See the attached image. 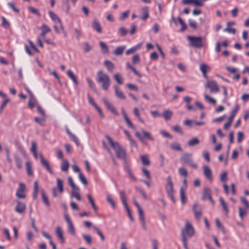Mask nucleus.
I'll return each mask as SVG.
<instances>
[{"mask_svg": "<svg viewBox=\"0 0 249 249\" xmlns=\"http://www.w3.org/2000/svg\"><path fill=\"white\" fill-rule=\"evenodd\" d=\"M106 138L111 146L114 149L117 157L124 161H126L127 154L124 149L123 148L118 142H113L109 136L107 135Z\"/></svg>", "mask_w": 249, "mask_h": 249, "instance_id": "nucleus-1", "label": "nucleus"}, {"mask_svg": "<svg viewBox=\"0 0 249 249\" xmlns=\"http://www.w3.org/2000/svg\"><path fill=\"white\" fill-rule=\"evenodd\" d=\"M96 81L104 90H107L108 89L110 85V79L108 75L102 71H99L97 72Z\"/></svg>", "mask_w": 249, "mask_h": 249, "instance_id": "nucleus-2", "label": "nucleus"}, {"mask_svg": "<svg viewBox=\"0 0 249 249\" xmlns=\"http://www.w3.org/2000/svg\"><path fill=\"white\" fill-rule=\"evenodd\" d=\"M187 39L190 45L195 48H201L204 46L203 38L201 36H188Z\"/></svg>", "mask_w": 249, "mask_h": 249, "instance_id": "nucleus-3", "label": "nucleus"}, {"mask_svg": "<svg viewBox=\"0 0 249 249\" xmlns=\"http://www.w3.org/2000/svg\"><path fill=\"white\" fill-rule=\"evenodd\" d=\"M180 160L182 163L187 164L193 168L196 169L197 167V164L194 162L192 159V154L184 153L181 155Z\"/></svg>", "mask_w": 249, "mask_h": 249, "instance_id": "nucleus-4", "label": "nucleus"}, {"mask_svg": "<svg viewBox=\"0 0 249 249\" xmlns=\"http://www.w3.org/2000/svg\"><path fill=\"white\" fill-rule=\"evenodd\" d=\"M135 136L139 139L140 142L143 144H146L147 142L144 140V138L151 141H154V139L152 136L151 133L148 131L142 130L141 132L136 131L135 132Z\"/></svg>", "mask_w": 249, "mask_h": 249, "instance_id": "nucleus-5", "label": "nucleus"}, {"mask_svg": "<svg viewBox=\"0 0 249 249\" xmlns=\"http://www.w3.org/2000/svg\"><path fill=\"white\" fill-rule=\"evenodd\" d=\"M165 190L166 193L170 199L173 202H175V199L174 196L173 184L172 182L171 176H168L166 178V184L165 185Z\"/></svg>", "mask_w": 249, "mask_h": 249, "instance_id": "nucleus-6", "label": "nucleus"}, {"mask_svg": "<svg viewBox=\"0 0 249 249\" xmlns=\"http://www.w3.org/2000/svg\"><path fill=\"white\" fill-rule=\"evenodd\" d=\"M204 86L206 88H209L212 93H217L219 91V88L216 82L213 80L207 81Z\"/></svg>", "mask_w": 249, "mask_h": 249, "instance_id": "nucleus-7", "label": "nucleus"}, {"mask_svg": "<svg viewBox=\"0 0 249 249\" xmlns=\"http://www.w3.org/2000/svg\"><path fill=\"white\" fill-rule=\"evenodd\" d=\"M181 232L188 236L192 237L194 234L195 231L192 224L189 222L187 221L186 222L185 226Z\"/></svg>", "mask_w": 249, "mask_h": 249, "instance_id": "nucleus-8", "label": "nucleus"}, {"mask_svg": "<svg viewBox=\"0 0 249 249\" xmlns=\"http://www.w3.org/2000/svg\"><path fill=\"white\" fill-rule=\"evenodd\" d=\"M183 186L180 189L179 194L180 196V200L182 204H184L186 202V194L185 191L187 187V182L186 179L183 181Z\"/></svg>", "mask_w": 249, "mask_h": 249, "instance_id": "nucleus-9", "label": "nucleus"}, {"mask_svg": "<svg viewBox=\"0 0 249 249\" xmlns=\"http://www.w3.org/2000/svg\"><path fill=\"white\" fill-rule=\"evenodd\" d=\"M25 189V185L22 183H20L19 187L16 192V196L19 198H25L26 197V195L24 194Z\"/></svg>", "mask_w": 249, "mask_h": 249, "instance_id": "nucleus-10", "label": "nucleus"}, {"mask_svg": "<svg viewBox=\"0 0 249 249\" xmlns=\"http://www.w3.org/2000/svg\"><path fill=\"white\" fill-rule=\"evenodd\" d=\"M17 205L15 207V211L18 213L22 214L24 213L26 209V205L24 203L19 200L16 201Z\"/></svg>", "mask_w": 249, "mask_h": 249, "instance_id": "nucleus-11", "label": "nucleus"}, {"mask_svg": "<svg viewBox=\"0 0 249 249\" xmlns=\"http://www.w3.org/2000/svg\"><path fill=\"white\" fill-rule=\"evenodd\" d=\"M202 199H208L213 204H214V202L211 196V190L208 187H205L204 188Z\"/></svg>", "mask_w": 249, "mask_h": 249, "instance_id": "nucleus-12", "label": "nucleus"}, {"mask_svg": "<svg viewBox=\"0 0 249 249\" xmlns=\"http://www.w3.org/2000/svg\"><path fill=\"white\" fill-rule=\"evenodd\" d=\"M103 102L106 107L110 110V111L114 114L118 116V113L113 106L110 104L106 99H103Z\"/></svg>", "mask_w": 249, "mask_h": 249, "instance_id": "nucleus-13", "label": "nucleus"}, {"mask_svg": "<svg viewBox=\"0 0 249 249\" xmlns=\"http://www.w3.org/2000/svg\"><path fill=\"white\" fill-rule=\"evenodd\" d=\"M114 89L115 91V94L116 96L120 99L124 100L126 98V96L123 92V91L120 89L119 87L117 85L114 86Z\"/></svg>", "mask_w": 249, "mask_h": 249, "instance_id": "nucleus-14", "label": "nucleus"}, {"mask_svg": "<svg viewBox=\"0 0 249 249\" xmlns=\"http://www.w3.org/2000/svg\"><path fill=\"white\" fill-rule=\"evenodd\" d=\"M122 113L123 115L124 118L126 122V123L127 124V125L130 127L131 128L133 129V130L136 129L135 126L134 125V124H132V123L131 122L130 119H129L128 117L127 116L125 110L124 108H122L121 109Z\"/></svg>", "mask_w": 249, "mask_h": 249, "instance_id": "nucleus-15", "label": "nucleus"}, {"mask_svg": "<svg viewBox=\"0 0 249 249\" xmlns=\"http://www.w3.org/2000/svg\"><path fill=\"white\" fill-rule=\"evenodd\" d=\"M39 156L40 158V161L42 166L45 168V169L49 172L51 174L53 173V171L51 168L48 162L44 158L43 155L42 154H39Z\"/></svg>", "mask_w": 249, "mask_h": 249, "instance_id": "nucleus-16", "label": "nucleus"}, {"mask_svg": "<svg viewBox=\"0 0 249 249\" xmlns=\"http://www.w3.org/2000/svg\"><path fill=\"white\" fill-rule=\"evenodd\" d=\"M183 4H192L197 7H201L202 3L200 0H182Z\"/></svg>", "mask_w": 249, "mask_h": 249, "instance_id": "nucleus-17", "label": "nucleus"}, {"mask_svg": "<svg viewBox=\"0 0 249 249\" xmlns=\"http://www.w3.org/2000/svg\"><path fill=\"white\" fill-rule=\"evenodd\" d=\"M55 233L60 242L62 243H64L65 242V240L64 237L63 233L60 227L57 226L56 227Z\"/></svg>", "mask_w": 249, "mask_h": 249, "instance_id": "nucleus-18", "label": "nucleus"}, {"mask_svg": "<svg viewBox=\"0 0 249 249\" xmlns=\"http://www.w3.org/2000/svg\"><path fill=\"white\" fill-rule=\"evenodd\" d=\"M203 173L205 176L210 180H212V171L211 169L207 165L203 166Z\"/></svg>", "mask_w": 249, "mask_h": 249, "instance_id": "nucleus-19", "label": "nucleus"}, {"mask_svg": "<svg viewBox=\"0 0 249 249\" xmlns=\"http://www.w3.org/2000/svg\"><path fill=\"white\" fill-rule=\"evenodd\" d=\"M193 211H194V212L195 213V216L196 218L197 219L199 220L201 216V209H200L199 206H198L197 204L194 205Z\"/></svg>", "mask_w": 249, "mask_h": 249, "instance_id": "nucleus-20", "label": "nucleus"}, {"mask_svg": "<svg viewBox=\"0 0 249 249\" xmlns=\"http://www.w3.org/2000/svg\"><path fill=\"white\" fill-rule=\"evenodd\" d=\"M219 202L222 207V210L225 213V215L226 216H228L229 210L228 209L227 203L224 201V199L221 197H220L219 198Z\"/></svg>", "mask_w": 249, "mask_h": 249, "instance_id": "nucleus-21", "label": "nucleus"}, {"mask_svg": "<svg viewBox=\"0 0 249 249\" xmlns=\"http://www.w3.org/2000/svg\"><path fill=\"white\" fill-rule=\"evenodd\" d=\"M38 105L37 101L33 94H31V97L28 101V106L30 108L33 109L36 106Z\"/></svg>", "mask_w": 249, "mask_h": 249, "instance_id": "nucleus-22", "label": "nucleus"}, {"mask_svg": "<svg viewBox=\"0 0 249 249\" xmlns=\"http://www.w3.org/2000/svg\"><path fill=\"white\" fill-rule=\"evenodd\" d=\"M92 28L93 29L96 30V31L98 33H101L102 31V27L99 23V22L96 20L94 19L92 22Z\"/></svg>", "mask_w": 249, "mask_h": 249, "instance_id": "nucleus-23", "label": "nucleus"}, {"mask_svg": "<svg viewBox=\"0 0 249 249\" xmlns=\"http://www.w3.org/2000/svg\"><path fill=\"white\" fill-rule=\"evenodd\" d=\"M48 13L50 18L54 22L61 24V20L56 14L51 11H49Z\"/></svg>", "mask_w": 249, "mask_h": 249, "instance_id": "nucleus-24", "label": "nucleus"}, {"mask_svg": "<svg viewBox=\"0 0 249 249\" xmlns=\"http://www.w3.org/2000/svg\"><path fill=\"white\" fill-rule=\"evenodd\" d=\"M67 75L68 77L73 82L74 84L77 86L78 84V81L77 80L76 77L73 73V72L69 70L67 72Z\"/></svg>", "mask_w": 249, "mask_h": 249, "instance_id": "nucleus-25", "label": "nucleus"}, {"mask_svg": "<svg viewBox=\"0 0 249 249\" xmlns=\"http://www.w3.org/2000/svg\"><path fill=\"white\" fill-rule=\"evenodd\" d=\"M125 48V46L117 47L113 52L114 54L116 55H121Z\"/></svg>", "mask_w": 249, "mask_h": 249, "instance_id": "nucleus-26", "label": "nucleus"}, {"mask_svg": "<svg viewBox=\"0 0 249 249\" xmlns=\"http://www.w3.org/2000/svg\"><path fill=\"white\" fill-rule=\"evenodd\" d=\"M79 188L78 187V190H72V191L71 193V197H75L78 200H81V197L79 194Z\"/></svg>", "mask_w": 249, "mask_h": 249, "instance_id": "nucleus-27", "label": "nucleus"}, {"mask_svg": "<svg viewBox=\"0 0 249 249\" xmlns=\"http://www.w3.org/2000/svg\"><path fill=\"white\" fill-rule=\"evenodd\" d=\"M133 113L134 115L137 117L139 122L142 124H144V120L141 117L140 113L138 108L135 107L133 109Z\"/></svg>", "mask_w": 249, "mask_h": 249, "instance_id": "nucleus-28", "label": "nucleus"}, {"mask_svg": "<svg viewBox=\"0 0 249 249\" xmlns=\"http://www.w3.org/2000/svg\"><path fill=\"white\" fill-rule=\"evenodd\" d=\"M173 114V112L169 110H164L163 112L162 116L166 120L170 119Z\"/></svg>", "mask_w": 249, "mask_h": 249, "instance_id": "nucleus-29", "label": "nucleus"}, {"mask_svg": "<svg viewBox=\"0 0 249 249\" xmlns=\"http://www.w3.org/2000/svg\"><path fill=\"white\" fill-rule=\"evenodd\" d=\"M42 199L43 203L47 206H50V202L49 201L47 196L46 195L45 192L44 190L41 191Z\"/></svg>", "mask_w": 249, "mask_h": 249, "instance_id": "nucleus-30", "label": "nucleus"}, {"mask_svg": "<svg viewBox=\"0 0 249 249\" xmlns=\"http://www.w3.org/2000/svg\"><path fill=\"white\" fill-rule=\"evenodd\" d=\"M120 198L122 201V202L124 207H127L128 206L126 201V196L125 195L124 192V191H121L120 192Z\"/></svg>", "mask_w": 249, "mask_h": 249, "instance_id": "nucleus-31", "label": "nucleus"}, {"mask_svg": "<svg viewBox=\"0 0 249 249\" xmlns=\"http://www.w3.org/2000/svg\"><path fill=\"white\" fill-rule=\"evenodd\" d=\"M199 143V141L198 138L196 137H194L188 142L187 144L190 146H194L198 144Z\"/></svg>", "mask_w": 249, "mask_h": 249, "instance_id": "nucleus-32", "label": "nucleus"}, {"mask_svg": "<svg viewBox=\"0 0 249 249\" xmlns=\"http://www.w3.org/2000/svg\"><path fill=\"white\" fill-rule=\"evenodd\" d=\"M69 163L67 160H64L61 164V169L63 172H67L68 170Z\"/></svg>", "mask_w": 249, "mask_h": 249, "instance_id": "nucleus-33", "label": "nucleus"}, {"mask_svg": "<svg viewBox=\"0 0 249 249\" xmlns=\"http://www.w3.org/2000/svg\"><path fill=\"white\" fill-rule=\"evenodd\" d=\"M57 187L60 193L64 192L63 183V181L59 178H57L56 180Z\"/></svg>", "mask_w": 249, "mask_h": 249, "instance_id": "nucleus-34", "label": "nucleus"}, {"mask_svg": "<svg viewBox=\"0 0 249 249\" xmlns=\"http://www.w3.org/2000/svg\"><path fill=\"white\" fill-rule=\"evenodd\" d=\"M38 191V185L37 181L34 182V193L33 194V197L34 199H36L37 196V193Z\"/></svg>", "mask_w": 249, "mask_h": 249, "instance_id": "nucleus-35", "label": "nucleus"}, {"mask_svg": "<svg viewBox=\"0 0 249 249\" xmlns=\"http://www.w3.org/2000/svg\"><path fill=\"white\" fill-rule=\"evenodd\" d=\"M107 200L108 202V203L111 205V207L113 209L116 208V204L114 200L112 198L111 196L107 194L106 196Z\"/></svg>", "mask_w": 249, "mask_h": 249, "instance_id": "nucleus-36", "label": "nucleus"}, {"mask_svg": "<svg viewBox=\"0 0 249 249\" xmlns=\"http://www.w3.org/2000/svg\"><path fill=\"white\" fill-rule=\"evenodd\" d=\"M104 65L108 71H112L114 68V64L109 60H105L104 61Z\"/></svg>", "mask_w": 249, "mask_h": 249, "instance_id": "nucleus-37", "label": "nucleus"}, {"mask_svg": "<svg viewBox=\"0 0 249 249\" xmlns=\"http://www.w3.org/2000/svg\"><path fill=\"white\" fill-rule=\"evenodd\" d=\"M99 44L101 51L103 53H106L108 52V48L105 43L103 41H100Z\"/></svg>", "mask_w": 249, "mask_h": 249, "instance_id": "nucleus-38", "label": "nucleus"}, {"mask_svg": "<svg viewBox=\"0 0 249 249\" xmlns=\"http://www.w3.org/2000/svg\"><path fill=\"white\" fill-rule=\"evenodd\" d=\"M87 196L88 198V200H89V203L91 204L93 209L95 211H97V207L96 206L95 203H94V200L91 196V195L90 194H87Z\"/></svg>", "mask_w": 249, "mask_h": 249, "instance_id": "nucleus-39", "label": "nucleus"}, {"mask_svg": "<svg viewBox=\"0 0 249 249\" xmlns=\"http://www.w3.org/2000/svg\"><path fill=\"white\" fill-rule=\"evenodd\" d=\"M142 11L143 13V16L141 18L142 20H145L149 17L148 8L147 7H143L142 8Z\"/></svg>", "mask_w": 249, "mask_h": 249, "instance_id": "nucleus-40", "label": "nucleus"}, {"mask_svg": "<svg viewBox=\"0 0 249 249\" xmlns=\"http://www.w3.org/2000/svg\"><path fill=\"white\" fill-rule=\"evenodd\" d=\"M14 156L16 161L17 167L18 169H21L22 168V160L16 154H15Z\"/></svg>", "mask_w": 249, "mask_h": 249, "instance_id": "nucleus-41", "label": "nucleus"}, {"mask_svg": "<svg viewBox=\"0 0 249 249\" xmlns=\"http://www.w3.org/2000/svg\"><path fill=\"white\" fill-rule=\"evenodd\" d=\"M200 70L202 73H207V71L210 70V68L207 65L202 63L200 65Z\"/></svg>", "mask_w": 249, "mask_h": 249, "instance_id": "nucleus-42", "label": "nucleus"}, {"mask_svg": "<svg viewBox=\"0 0 249 249\" xmlns=\"http://www.w3.org/2000/svg\"><path fill=\"white\" fill-rule=\"evenodd\" d=\"M114 78L119 85H122L123 84V78L120 74L115 73L114 75Z\"/></svg>", "mask_w": 249, "mask_h": 249, "instance_id": "nucleus-43", "label": "nucleus"}, {"mask_svg": "<svg viewBox=\"0 0 249 249\" xmlns=\"http://www.w3.org/2000/svg\"><path fill=\"white\" fill-rule=\"evenodd\" d=\"M68 224V231L72 235H75V228L72 223H70Z\"/></svg>", "mask_w": 249, "mask_h": 249, "instance_id": "nucleus-44", "label": "nucleus"}, {"mask_svg": "<svg viewBox=\"0 0 249 249\" xmlns=\"http://www.w3.org/2000/svg\"><path fill=\"white\" fill-rule=\"evenodd\" d=\"M68 181L70 185L72 188V190H78V187L76 186L74 183L73 182L72 178L71 177H69L68 178Z\"/></svg>", "mask_w": 249, "mask_h": 249, "instance_id": "nucleus-45", "label": "nucleus"}, {"mask_svg": "<svg viewBox=\"0 0 249 249\" xmlns=\"http://www.w3.org/2000/svg\"><path fill=\"white\" fill-rule=\"evenodd\" d=\"M171 148L175 150L181 151L182 150L181 147L179 143L177 142H173L171 144Z\"/></svg>", "mask_w": 249, "mask_h": 249, "instance_id": "nucleus-46", "label": "nucleus"}, {"mask_svg": "<svg viewBox=\"0 0 249 249\" xmlns=\"http://www.w3.org/2000/svg\"><path fill=\"white\" fill-rule=\"evenodd\" d=\"M42 33L41 34V35L42 36H45V35L48 33H49L51 31L49 27H48L46 25L43 24L42 26Z\"/></svg>", "mask_w": 249, "mask_h": 249, "instance_id": "nucleus-47", "label": "nucleus"}, {"mask_svg": "<svg viewBox=\"0 0 249 249\" xmlns=\"http://www.w3.org/2000/svg\"><path fill=\"white\" fill-rule=\"evenodd\" d=\"M204 97L205 100L206 101L208 102L210 104L213 105H215L216 100L214 99L211 98L207 94H205L204 96Z\"/></svg>", "mask_w": 249, "mask_h": 249, "instance_id": "nucleus-48", "label": "nucleus"}, {"mask_svg": "<svg viewBox=\"0 0 249 249\" xmlns=\"http://www.w3.org/2000/svg\"><path fill=\"white\" fill-rule=\"evenodd\" d=\"M141 160L143 165H148L150 164V161L146 155H142L141 156Z\"/></svg>", "mask_w": 249, "mask_h": 249, "instance_id": "nucleus-49", "label": "nucleus"}, {"mask_svg": "<svg viewBox=\"0 0 249 249\" xmlns=\"http://www.w3.org/2000/svg\"><path fill=\"white\" fill-rule=\"evenodd\" d=\"M239 215L240 218L243 219L244 216L247 214V209H243L241 207L239 208Z\"/></svg>", "mask_w": 249, "mask_h": 249, "instance_id": "nucleus-50", "label": "nucleus"}, {"mask_svg": "<svg viewBox=\"0 0 249 249\" xmlns=\"http://www.w3.org/2000/svg\"><path fill=\"white\" fill-rule=\"evenodd\" d=\"M79 178L81 182L85 185L88 184V181L83 174L81 173H79Z\"/></svg>", "mask_w": 249, "mask_h": 249, "instance_id": "nucleus-51", "label": "nucleus"}, {"mask_svg": "<svg viewBox=\"0 0 249 249\" xmlns=\"http://www.w3.org/2000/svg\"><path fill=\"white\" fill-rule=\"evenodd\" d=\"M178 20L179 21L180 25H181L180 31L183 32L184 30H185L186 29V28H187L186 25L185 23L183 21V20L180 17L178 18Z\"/></svg>", "mask_w": 249, "mask_h": 249, "instance_id": "nucleus-52", "label": "nucleus"}, {"mask_svg": "<svg viewBox=\"0 0 249 249\" xmlns=\"http://www.w3.org/2000/svg\"><path fill=\"white\" fill-rule=\"evenodd\" d=\"M26 167L27 169V174L29 176H31L33 175V172L32 171V166L29 162L26 163Z\"/></svg>", "mask_w": 249, "mask_h": 249, "instance_id": "nucleus-53", "label": "nucleus"}, {"mask_svg": "<svg viewBox=\"0 0 249 249\" xmlns=\"http://www.w3.org/2000/svg\"><path fill=\"white\" fill-rule=\"evenodd\" d=\"M220 180L221 182H225L228 180L227 172H223L220 176Z\"/></svg>", "mask_w": 249, "mask_h": 249, "instance_id": "nucleus-54", "label": "nucleus"}, {"mask_svg": "<svg viewBox=\"0 0 249 249\" xmlns=\"http://www.w3.org/2000/svg\"><path fill=\"white\" fill-rule=\"evenodd\" d=\"M83 237L88 244H91L92 238L90 235L89 234H83Z\"/></svg>", "mask_w": 249, "mask_h": 249, "instance_id": "nucleus-55", "label": "nucleus"}, {"mask_svg": "<svg viewBox=\"0 0 249 249\" xmlns=\"http://www.w3.org/2000/svg\"><path fill=\"white\" fill-rule=\"evenodd\" d=\"M128 33V30L124 28V27H121L119 28V33L121 36H125Z\"/></svg>", "mask_w": 249, "mask_h": 249, "instance_id": "nucleus-56", "label": "nucleus"}, {"mask_svg": "<svg viewBox=\"0 0 249 249\" xmlns=\"http://www.w3.org/2000/svg\"><path fill=\"white\" fill-rule=\"evenodd\" d=\"M179 174L182 176L187 177L188 173L187 170L183 167H180L178 169Z\"/></svg>", "mask_w": 249, "mask_h": 249, "instance_id": "nucleus-57", "label": "nucleus"}, {"mask_svg": "<svg viewBox=\"0 0 249 249\" xmlns=\"http://www.w3.org/2000/svg\"><path fill=\"white\" fill-rule=\"evenodd\" d=\"M139 217L141 221H145V217L142 209L138 210Z\"/></svg>", "mask_w": 249, "mask_h": 249, "instance_id": "nucleus-58", "label": "nucleus"}, {"mask_svg": "<svg viewBox=\"0 0 249 249\" xmlns=\"http://www.w3.org/2000/svg\"><path fill=\"white\" fill-rule=\"evenodd\" d=\"M239 109V106L238 104H236L235 105V108L232 111L230 117H231L232 118H234L236 113H237V112L238 111Z\"/></svg>", "mask_w": 249, "mask_h": 249, "instance_id": "nucleus-59", "label": "nucleus"}, {"mask_svg": "<svg viewBox=\"0 0 249 249\" xmlns=\"http://www.w3.org/2000/svg\"><path fill=\"white\" fill-rule=\"evenodd\" d=\"M8 5L16 13H19V10L16 7L14 2H9L8 3Z\"/></svg>", "mask_w": 249, "mask_h": 249, "instance_id": "nucleus-60", "label": "nucleus"}, {"mask_svg": "<svg viewBox=\"0 0 249 249\" xmlns=\"http://www.w3.org/2000/svg\"><path fill=\"white\" fill-rule=\"evenodd\" d=\"M10 102V100L8 99H6L4 101L2 102V103L1 104L0 107V113H2L3 111V109L5 107L7 104Z\"/></svg>", "mask_w": 249, "mask_h": 249, "instance_id": "nucleus-61", "label": "nucleus"}, {"mask_svg": "<svg viewBox=\"0 0 249 249\" xmlns=\"http://www.w3.org/2000/svg\"><path fill=\"white\" fill-rule=\"evenodd\" d=\"M233 120V118L230 117L228 119V122L224 124V126H223L224 128L225 129H228L229 128V127H230L231 123H232Z\"/></svg>", "mask_w": 249, "mask_h": 249, "instance_id": "nucleus-62", "label": "nucleus"}, {"mask_svg": "<svg viewBox=\"0 0 249 249\" xmlns=\"http://www.w3.org/2000/svg\"><path fill=\"white\" fill-rule=\"evenodd\" d=\"M129 13V11H126L122 13V15L120 17V19L121 20H124L128 16V14Z\"/></svg>", "mask_w": 249, "mask_h": 249, "instance_id": "nucleus-63", "label": "nucleus"}, {"mask_svg": "<svg viewBox=\"0 0 249 249\" xmlns=\"http://www.w3.org/2000/svg\"><path fill=\"white\" fill-rule=\"evenodd\" d=\"M244 139V134L242 132L239 131L237 133V142H241Z\"/></svg>", "mask_w": 249, "mask_h": 249, "instance_id": "nucleus-64", "label": "nucleus"}]
</instances>
